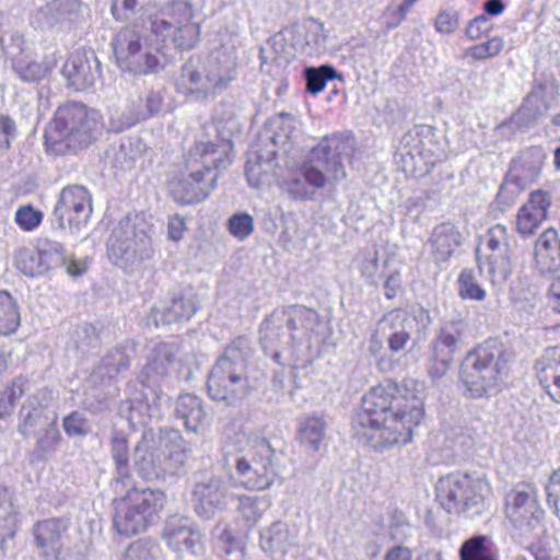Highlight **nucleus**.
<instances>
[{"instance_id": "nucleus-1", "label": "nucleus", "mask_w": 560, "mask_h": 560, "mask_svg": "<svg viewBox=\"0 0 560 560\" xmlns=\"http://www.w3.org/2000/svg\"><path fill=\"white\" fill-rule=\"evenodd\" d=\"M424 398L425 386L420 381L381 382L362 397L352 422L355 436L376 451L410 443L424 416Z\"/></svg>"}, {"instance_id": "nucleus-2", "label": "nucleus", "mask_w": 560, "mask_h": 560, "mask_svg": "<svg viewBox=\"0 0 560 560\" xmlns=\"http://www.w3.org/2000/svg\"><path fill=\"white\" fill-rule=\"evenodd\" d=\"M325 339L319 315L300 305L275 310L260 326L264 352L283 366L303 369L318 357Z\"/></svg>"}, {"instance_id": "nucleus-3", "label": "nucleus", "mask_w": 560, "mask_h": 560, "mask_svg": "<svg viewBox=\"0 0 560 560\" xmlns=\"http://www.w3.org/2000/svg\"><path fill=\"white\" fill-rule=\"evenodd\" d=\"M352 150V141L341 135L325 137L313 148L296 172L285 178L281 187L293 198L308 200L315 190L346 177L342 155Z\"/></svg>"}, {"instance_id": "nucleus-4", "label": "nucleus", "mask_w": 560, "mask_h": 560, "mask_svg": "<svg viewBox=\"0 0 560 560\" xmlns=\"http://www.w3.org/2000/svg\"><path fill=\"white\" fill-rule=\"evenodd\" d=\"M230 162L226 144L197 142L189 151L184 168L168 182L171 196L182 205L207 199L215 188L218 171L225 168Z\"/></svg>"}, {"instance_id": "nucleus-5", "label": "nucleus", "mask_w": 560, "mask_h": 560, "mask_svg": "<svg viewBox=\"0 0 560 560\" xmlns=\"http://www.w3.org/2000/svg\"><path fill=\"white\" fill-rule=\"evenodd\" d=\"M191 448L180 432L173 429H152L142 433L133 451V464L145 480H160L178 474L185 466Z\"/></svg>"}, {"instance_id": "nucleus-6", "label": "nucleus", "mask_w": 560, "mask_h": 560, "mask_svg": "<svg viewBox=\"0 0 560 560\" xmlns=\"http://www.w3.org/2000/svg\"><path fill=\"white\" fill-rule=\"evenodd\" d=\"M174 347L168 343L158 345L148 355L141 372L143 390L136 393L129 400L128 421L132 428L147 425L152 420H160L170 399L163 394L159 382L164 378L174 364Z\"/></svg>"}, {"instance_id": "nucleus-7", "label": "nucleus", "mask_w": 560, "mask_h": 560, "mask_svg": "<svg viewBox=\"0 0 560 560\" xmlns=\"http://www.w3.org/2000/svg\"><path fill=\"white\" fill-rule=\"evenodd\" d=\"M250 354L252 343L246 337H238L226 347L208 376V394L212 400L233 406L249 395L253 389L247 374Z\"/></svg>"}, {"instance_id": "nucleus-8", "label": "nucleus", "mask_w": 560, "mask_h": 560, "mask_svg": "<svg viewBox=\"0 0 560 560\" xmlns=\"http://www.w3.org/2000/svg\"><path fill=\"white\" fill-rule=\"evenodd\" d=\"M98 112L80 103L60 106L45 130V145L49 153L66 155L88 147L101 128Z\"/></svg>"}, {"instance_id": "nucleus-9", "label": "nucleus", "mask_w": 560, "mask_h": 560, "mask_svg": "<svg viewBox=\"0 0 560 560\" xmlns=\"http://www.w3.org/2000/svg\"><path fill=\"white\" fill-rule=\"evenodd\" d=\"M511 355L502 343L489 339L470 351L462 363L460 378L470 397L490 396L501 389Z\"/></svg>"}, {"instance_id": "nucleus-10", "label": "nucleus", "mask_w": 560, "mask_h": 560, "mask_svg": "<svg viewBox=\"0 0 560 560\" xmlns=\"http://www.w3.org/2000/svg\"><path fill=\"white\" fill-rule=\"evenodd\" d=\"M153 225L141 213H128L113 228L107 240V255L112 262L125 270H133L154 255Z\"/></svg>"}, {"instance_id": "nucleus-11", "label": "nucleus", "mask_w": 560, "mask_h": 560, "mask_svg": "<svg viewBox=\"0 0 560 560\" xmlns=\"http://www.w3.org/2000/svg\"><path fill=\"white\" fill-rule=\"evenodd\" d=\"M236 66L231 59H190L182 68L176 89L192 101L214 98L236 79Z\"/></svg>"}, {"instance_id": "nucleus-12", "label": "nucleus", "mask_w": 560, "mask_h": 560, "mask_svg": "<svg viewBox=\"0 0 560 560\" xmlns=\"http://www.w3.org/2000/svg\"><path fill=\"white\" fill-rule=\"evenodd\" d=\"M436 499L448 513L476 516L483 512L492 489L482 476L452 474L439 479Z\"/></svg>"}, {"instance_id": "nucleus-13", "label": "nucleus", "mask_w": 560, "mask_h": 560, "mask_svg": "<svg viewBox=\"0 0 560 560\" xmlns=\"http://www.w3.org/2000/svg\"><path fill=\"white\" fill-rule=\"evenodd\" d=\"M162 40L150 28L128 26L114 39V54L122 71L139 74L155 72L160 67Z\"/></svg>"}, {"instance_id": "nucleus-14", "label": "nucleus", "mask_w": 560, "mask_h": 560, "mask_svg": "<svg viewBox=\"0 0 560 560\" xmlns=\"http://www.w3.org/2000/svg\"><path fill=\"white\" fill-rule=\"evenodd\" d=\"M165 503V494L158 489L133 488L116 501L114 528L126 537L138 535L153 525Z\"/></svg>"}, {"instance_id": "nucleus-15", "label": "nucleus", "mask_w": 560, "mask_h": 560, "mask_svg": "<svg viewBox=\"0 0 560 560\" xmlns=\"http://www.w3.org/2000/svg\"><path fill=\"white\" fill-rule=\"evenodd\" d=\"M273 454V448L264 436L250 433L245 453L235 463L240 486L255 491L270 488L277 477Z\"/></svg>"}, {"instance_id": "nucleus-16", "label": "nucleus", "mask_w": 560, "mask_h": 560, "mask_svg": "<svg viewBox=\"0 0 560 560\" xmlns=\"http://www.w3.org/2000/svg\"><path fill=\"white\" fill-rule=\"evenodd\" d=\"M511 235L503 224L491 226L476 249L479 272L493 285L504 283L512 271Z\"/></svg>"}, {"instance_id": "nucleus-17", "label": "nucleus", "mask_w": 560, "mask_h": 560, "mask_svg": "<svg viewBox=\"0 0 560 560\" xmlns=\"http://www.w3.org/2000/svg\"><path fill=\"white\" fill-rule=\"evenodd\" d=\"M299 138L300 130L295 126V120L289 117L282 118L270 137L272 149L266 155L259 153L255 160L246 162L245 172L248 184L256 188L269 184L272 162L281 156H294Z\"/></svg>"}, {"instance_id": "nucleus-18", "label": "nucleus", "mask_w": 560, "mask_h": 560, "mask_svg": "<svg viewBox=\"0 0 560 560\" xmlns=\"http://www.w3.org/2000/svg\"><path fill=\"white\" fill-rule=\"evenodd\" d=\"M152 32L162 43L167 39L182 49H192L199 42L200 24L195 21L192 5L183 0L172 2L162 18L152 21Z\"/></svg>"}, {"instance_id": "nucleus-19", "label": "nucleus", "mask_w": 560, "mask_h": 560, "mask_svg": "<svg viewBox=\"0 0 560 560\" xmlns=\"http://www.w3.org/2000/svg\"><path fill=\"white\" fill-rule=\"evenodd\" d=\"M504 511L522 536L536 539L544 534V510L532 486L522 483L511 489L505 495Z\"/></svg>"}, {"instance_id": "nucleus-20", "label": "nucleus", "mask_w": 560, "mask_h": 560, "mask_svg": "<svg viewBox=\"0 0 560 560\" xmlns=\"http://www.w3.org/2000/svg\"><path fill=\"white\" fill-rule=\"evenodd\" d=\"M303 23L283 28L260 49L261 70L278 74L298 55H308Z\"/></svg>"}, {"instance_id": "nucleus-21", "label": "nucleus", "mask_w": 560, "mask_h": 560, "mask_svg": "<svg viewBox=\"0 0 560 560\" xmlns=\"http://www.w3.org/2000/svg\"><path fill=\"white\" fill-rule=\"evenodd\" d=\"M92 212L91 192L84 186L69 185L59 194L54 218L60 229L77 234L88 225Z\"/></svg>"}, {"instance_id": "nucleus-22", "label": "nucleus", "mask_w": 560, "mask_h": 560, "mask_svg": "<svg viewBox=\"0 0 560 560\" xmlns=\"http://www.w3.org/2000/svg\"><path fill=\"white\" fill-rule=\"evenodd\" d=\"M162 537L167 547L179 556H201L206 550L203 534L189 517H170L165 523Z\"/></svg>"}, {"instance_id": "nucleus-23", "label": "nucleus", "mask_w": 560, "mask_h": 560, "mask_svg": "<svg viewBox=\"0 0 560 560\" xmlns=\"http://www.w3.org/2000/svg\"><path fill=\"white\" fill-rule=\"evenodd\" d=\"M465 323L462 319L445 320L432 343V365L429 374L439 378L446 373L453 361L454 353L462 342Z\"/></svg>"}, {"instance_id": "nucleus-24", "label": "nucleus", "mask_w": 560, "mask_h": 560, "mask_svg": "<svg viewBox=\"0 0 560 560\" xmlns=\"http://www.w3.org/2000/svg\"><path fill=\"white\" fill-rule=\"evenodd\" d=\"M401 156L409 158L415 164L422 161L427 166H433L444 156L443 144L438 142L429 128H417L409 131L401 140Z\"/></svg>"}, {"instance_id": "nucleus-25", "label": "nucleus", "mask_w": 560, "mask_h": 560, "mask_svg": "<svg viewBox=\"0 0 560 560\" xmlns=\"http://www.w3.org/2000/svg\"><path fill=\"white\" fill-rule=\"evenodd\" d=\"M232 498L233 493L229 491L228 483L214 477L197 482L192 490L195 511L207 520L224 510Z\"/></svg>"}, {"instance_id": "nucleus-26", "label": "nucleus", "mask_w": 560, "mask_h": 560, "mask_svg": "<svg viewBox=\"0 0 560 560\" xmlns=\"http://www.w3.org/2000/svg\"><path fill=\"white\" fill-rule=\"evenodd\" d=\"M52 398V392L47 388L39 389L27 398L20 412L19 430L23 435H39L45 427L56 421V415L48 410Z\"/></svg>"}, {"instance_id": "nucleus-27", "label": "nucleus", "mask_w": 560, "mask_h": 560, "mask_svg": "<svg viewBox=\"0 0 560 560\" xmlns=\"http://www.w3.org/2000/svg\"><path fill=\"white\" fill-rule=\"evenodd\" d=\"M68 528V523L62 518H47L36 522L33 526V536L39 555L47 560L60 558Z\"/></svg>"}, {"instance_id": "nucleus-28", "label": "nucleus", "mask_w": 560, "mask_h": 560, "mask_svg": "<svg viewBox=\"0 0 560 560\" xmlns=\"http://www.w3.org/2000/svg\"><path fill=\"white\" fill-rule=\"evenodd\" d=\"M377 323L380 335L386 338L388 349L394 353L406 348L417 326L416 317L405 311H392Z\"/></svg>"}, {"instance_id": "nucleus-29", "label": "nucleus", "mask_w": 560, "mask_h": 560, "mask_svg": "<svg viewBox=\"0 0 560 560\" xmlns=\"http://www.w3.org/2000/svg\"><path fill=\"white\" fill-rule=\"evenodd\" d=\"M551 206V196L544 190H534L529 194L528 200L516 214V231L522 236H529L536 233L541 223L547 219Z\"/></svg>"}, {"instance_id": "nucleus-30", "label": "nucleus", "mask_w": 560, "mask_h": 560, "mask_svg": "<svg viewBox=\"0 0 560 560\" xmlns=\"http://www.w3.org/2000/svg\"><path fill=\"white\" fill-rule=\"evenodd\" d=\"M82 13L83 4L80 0H52L38 9L34 19L40 27H54L75 23Z\"/></svg>"}, {"instance_id": "nucleus-31", "label": "nucleus", "mask_w": 560, "mask_h": 560, "mask_svg": "<svg viewBox=\"0 0 560 560\" xmlns=\"http://www.w3.org/2000/svg\"><path fill=\"white\" fill-rule=\"evenodd\" d=\"M539 384L557 404H560V347L544 351L535 365Z\"/></svg>"}, {"instance_id": "nucleus-32", "label": "nucleus", "mask_w": 560, "mask_h": 560, "mask_svg": "<svg viewBox=\"0 0 560 560\" xmlns=\"http://www.w3.org/2000/svg\"><path fill=\"white\" fill-rule=\"evenodd\" d=\"M96 59L92 62L85 55L73 52L63 65L61 73L69 85L77 91H81L94 84L98 75Z\"/></svg>"}, {"instance_id": "nucleus-33", "label": "nucleus", "mask_w": 560, "mask_h": 560, "mask_svg": "<svg viewBox=\"0 0 560 560\" xmlns=\"http://www.w3.org/2000/svg\"><path fill=\"white\" fill-rule=\"evenodd\" d=\"M298 528L285 522H275L265 527L259 535V545L265 552L285 553L298 541Z\"/></svg>"}, {"instance_id": "nucleus-34", "label": "nucleus", "mask_w": 560, "mask_h": 560, "mask_svg": "<svg viewBox=\"0 0 560 560\" xmlns=\"http://www.w3.org/2000/svg\"><path fill=\"white\" fill-rule=\"evenodd\" d=\"M460 233L452 223H442L434 228L428 246L436 264L445 262L460 244Z\"/></svg>"}, {"instance_id": "nucleus-35", "label": "nucleus", "mask_w": 560, "mask_h": 560, "mask_svg": "<svg viewBox=\"0 0 560 560\" xmlns=\"http://www.w3.org/2000/svg\"><path fill=\"white\" fill-rule=\"evenodd\" d=\"M545 161V153L538 147L524 150L511 166V175L521 184H529L537 179Z\"/></svg>"}, {"instance_id": "nucleus-36", "label": "nucleus", "mask_w": 560, "mask_h": 560, "mask_svg": "<svg viewBox=\"0 0 560 560\" xmlns=\"http://www.w3.org/2000/svg\"><path fill=\"white\" fill-rule=\"evenodd\" d=\"M196 311V301L190 294L188 296L174 298L170 304L154 308L151 316L154 324L159 326L160 324L188 320Z\"/></svg>"}, {"instance_id": "nucleus-37", "label": "nucleus", "mask_w": 560, "mask_h": 560, "mask_svg": "<svg viewBox=\"0 0 560 560\" xmlns=\"http://www.w3.org/2000/svg\"><path fill=\"white\" fill-rule=\"evenodd\" d=\"M176 415L188 431L198 432L206 425L207 413L202 400L192 394H182L177 398Z\"/></svg>"}, {"instance_id": "nucleus-38", "label": "nucleus", "mask_w": 560, "mask_h": 560, "mask_svg": "<svg viewBox=\"0 0 560 560\" xmlns=\"http://www.w3.org/2000/svg\"><path fill=\"white\" fill-rule=\"evenodd\" d=\"M164 102V94L161 90L150 91L144 96L138 97L129 107V116L124 122V127L128 128L141 120H145L160 113Z\"/></svg>"}, {"instance_id": "nucleus-39", "label": "nucleus", "mask_w": 560, "mask_h": 560, "mask_svg": "<svg viewBox=\"0 0 560 560\" xmlns=\"http://www.w3.org/2000/svg\"><path fill=\"white\" fill-rule=\"evenodd\" d=\"M19 527V510L11 490L0 482V546L13 538Z\"/></svg>"}, {"instance_id": "nucleus-40", "label": "nucleus", "mask_w": 560, "mask_h": 560, "mask_svg": "<svg viewBox=\"0 0 560 560\" xmlns=\"http://www.w3.org/2000/svg\"><path fill=\"white\" fill-rule=\"evenodd\" d=\"M549 108L550 104L545 97L544 89L536 88L526 97L525 102L515 114L514 120L521 125H528L544 116Z\"/></svg>"}, {"instance_id": "nucleus-41", "label": "nucleus", "mask_w": 560, "mask_h": 560, "mask_svg": "<svg viewBox=\"0 0 560 560\" xmlns=\"http://www.w3.org/2000/svg\"><path fill=\"white\" fill-rule=\"evenodd\" d=\"M57 65L56 50L46 55L43 62L21 59L14 65L19 77L25 82H37L44 79Z\"/></svg>"}, {"instance_id": "nucleus-42", "label": "nucleus", "mask_w": 560, "mask_h": 560, "mask_svg": "<svg viewBox=\"0 0 560 560\" xmlns=\"http://www.w3.org/2000/svg\"><path fill=\"white\" fill-rule=\"evenodd\" d=\"M326 423L320 417H305L298 425V439L301 444L317 451L325 438Z\"/></svg>"}, {"instance_id": "nucleus-43", "label": "nucleus", "mask_w": 560, "mask_h": 560, "mask_svg": "<svg viewBox=\"0 0 560 560\" xmlns=\"http://www.w3.org/2000/svg\"><path fill=\"white\" fill-rule=\"evenodd\" d=\"M110 451L116 464L117 482L125 485V480L129 478V450L128 439L122 432H113Z\"/></svg>"}, {"instance_id": "nucleus-44", "label": "nucleus", "mask_w": 560, "mask_h": 560, "mask_svg": "<svg viewBox=\"0 0 560 560\" xmlns=\"http://www.w3.org/2000/svg\"><path fill=\"white\" fill-rule=\"evenodd\" d=\"M128 368L129 355L125 352L124 348H115L102 358L101 364L94 371L93 375L95 378H113Z\"/></svg>"}, {"instance_id": "nucleus-45", "label": "nucleus", "mask_w": 560, "mask_h": 560, "mask_svg": "<svg viewBox=\"0 0 560 560\" xmlns=\"http://www.w3.org/2000/svg\"><path fill=\"white\" fill-rule=\"evenodd\" d=\"M20 311L15 300L7 291L0 292V335H10L20 326Z\"/></svg>"}, {"instance_id": "nucleus-46", "label": "nucleus", "mask_w": 560, "mask_h": 560, "mask_svg": "<svg viewBox=\"0 0 560 560\" xmlns=\"http://www.w3.org/2000/svg\"><path fill=\"white\" fill-rule=\"evenodd\" d=\"M460 560H495L492 544L486 536H475L466 540L459 550Z\"/></svg>"}, {"instance_id": "nucleus-47", "label": "nucleus", "mask_w": 560, "mask_h": 560, "mask_svg": "<svg viewBox=\"0 0 560 560\" xmlns=\"http://www.w3.org/2000/svg\"><path fill=\"white\" fill-rule=\"evenodd\" d=\"M37 250L47 269L57 268L68 262L69 258L62 244L48 238H42L37 243Z\"/></svg>"}, {"instance_id": "nucleus-48", "label": "nucleus", "mask_w": 560, "mask_h": 560, "mask_svg": "<svg viewBox=\"0 0 560 560\" xmlns=\"http://www.w3.org/2000/svg\"><path fill=\"white\" fill-rule=\"evenodd\" d=\"M238 501V512L249 525L256 524L270 506L261 497L242 495Z\"/></svg>"}, {"instance_id": "nucleus-49", "label": "nucleus", "mask_w": 560, "mask_h": 560, "mask_svg": "<svg viewBox=\"0 0 560 560\" xmlns=\"http://www.w3.org/2000/svg\"><path fill=\"white\" fill-rule=\"evenodd\" d=\"M460 11L454 7L441 9L433 21L434 30L440 35H452L460 26Z\"/></svg>"}, {"instance_id": "nucleus-50", "label": "nucleus", "mask_w": 560, "mask_h": 560, "mask_svg": "<svg viewBox=\"0 0 560 560\" xmlns=\"http://www.w3.org/2000/svg\"><path fill=\"white\" fill-rule=\"evenodd\" d=\"M16 267L28 277H37L47 271L37 249L36 252L31 249L20 250L16 255Z\"/></svg>"}, {"instance_id": "nucleus-51", "label": "nucleus", "mask_w": 560, "mask_h": 560, "mask_svg": "<svg viewBox=\"0 0 560 560\" xmlns=\"http://www.w3.org/2000/svg\"><path fill=\"white\" fill-rule=\"evenodd\" d=\"M304 34H305V45L308 48V55H313L318 52L325 48L326 45V31L324 24L317 20H307L303 22Z\"/></svg>"}, {"instance_id": "nucleus-52", "label": "nucleus", "mask_w": 560, "mask_h": 560, "mask_svg": "<svg viewBox=\"0 0 560 560\" xmlns=\"http://www.w3.org/2000/svg\"><path fill=\"white\" fill-rule=\"evenodd\" d=\"M220 548L226 560H243L245 557V544L241 536L234 535L231 529L223 528L219 536Z\"/></svg>"}, {"instance_id": "nucleus-53", "label": "nucleus", "mask_w": 560, "mask_h": 560, "mask_svg": "<svg viewBox=\"0 0 560 560\" xmlns=\"http://www.w3.org/2000/svg\"><path fill=\"white\" fill-rule=\"evenodd\" d=\"M337 75L336 70L329 66L319 68H307L305 70L306 89L312 94H317L324 90L328 80Z\"/></svg>"}, {"instance_id": "nucleus-54", "label": "nucleus", "mask_w": 560, "mask_h": 560, "mask_svg": "<svg viewBox=\"0 0 560 560\" xmlns=\"http://www.w3.org/2000/svg\"><path fill=\"white\" fill-rule=\"evenodd\" d=\"M504 47V40L500 36H493L485 43L469 47L465 55L472 60H483L498 56Z\"/></svg>"}, {"instance_id": "nucleus-55", "label": "nucleus", "mask_w": 560, "mask_h": 560, "mask_svg": "<svg viewBox=\"0 0 560 560\" xmlns=\"http://www.w3.org/2000/svg\"><path fill=\"white\" fill-rule=\"evenodd\" d=\"M158 546L145 539H140L132 542L124 552L121 560H156Z\"/></svg>"}, {"instance_id": "nucleus-56", "label": "nucleus", "mask_w": 560, "mask_h": 560, "mask_svg": "<svg viewBox=\"0 0 560 560\" xmlns=\"http://www.w3.org/2000/svg\"><path fill=\"white\" fill-rule=\"evenodd\" d=\"M44 219L40 210L33 208L31 205L20 207L14 215L18 226L25 232H32L37 229Z\"/></svg>"}, {"instance_id": "nucleus-57", "label": "nucleus", "mask_w": 560, "mask_h": 560, "mask_svg": "<svg viewBox=\"0 0 560 560\" xmlns=\"http://www.w3.org/2000/svg\"><path fill=\"white\" fill-rule=\"evenodd\" d=\"M459 294L463 299L482 301L486 298V291L476 283L471 270H463L458 278Z\"/></svg>"}, {"instance_id": "nucleus-58", "label": "nucleus", "mask_w": 560, "mask_h": 560, "mask_svg": "<svg viewBox=\"0 0 560 560\" xmlns=\"http://www.w3.org/2000/svg\"><path fill=\"white\" fill-rule=\"evenodd\" d=\"M230 233L240 241L247 238L254 231V220L247 213H237L229 220Z\"/></svg>"}, {"instance_id": "nucleus-59", "label": "nucleus", "mask_w": 560, "mask_h": 560, "mask_svg": "<svg viewBox=\"0 0 560 560\" xmlns=\"http://www.w3.org/2000/svg\"><path fill=\"white\" fill-rule=\"evenodd\" d=\"M357 268L359 269L362 277L375 283V275L378 270V258L376 252H364L358 255Z\"/></svg>"}, {"instance_id": "nucleus-60", "label": "nucleus", "mask_w": 560, "mask_h": 560, "mask_svg": "<svg viewBox=\"0 0 560 560\" xmlns=\"http://www.w3.org/2000/svg\"><path fill=\"white\" fill-rule=\"evenodd\" d=\"M547 502L560 521V467L555 470L546 485Z\"/></svg>"}, {"instance_id": "nucleus-61", "label": "nucleus", "mask_w": 560, "mask_h": 560, "mask_svg": "<svg viewBox=\"0 0 560 560\" xmlns=\"http://www.w3.org/2000/svg\"><path fill=\"white\" fill-rule=\"evenodd\" d=\"M63 430L69 436H83L89 432L86 419L74 411L63 419Z\"/></svg>"}, {"instance_id": "nucleus-62", "label": "nucleus", "mask_w": 560, "mask_h": 560, "mask_svg": "<svg viewBox=\"0 0 560 560\" xmlns=\"http://www.w3.org/2000/svg\"><path fill=\"white\" fill-rule=\"evenodd\" d=\"M16 136V125L12 118L0 115V155L8 151Z\"/></svg>"}, {"instance_id": "nucleus-63", "label": "nucleus", "mask_w": 560, "mask_h": 560, "mask_svg": "<svg viewBox=\"0 0 560 560\" xmlns=\"http://www.w3.org/2000/svg\"><path fill=\"white\" fill-rule=\"evenodd\" d=\"M535 266L540 273H551L560 267L559 252L535 253Z\"/></svg>"}, {"instance_id": "nucleus-64", "label": "nucleus", "mask_w": 560, "mask_h": 560, "mask_svg": "<svg viewBox=\"0 0 560 560\" xmlns=\"http://www.w3.org/2000/svg\"><path fill=\"white\" fill-rule=\"evenodd\" d=\"M412 527L404 515H395L388 525V535L393 540L402 541L411 536Z\"/></svg>"}]
</instances>
